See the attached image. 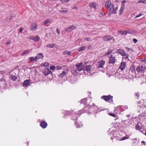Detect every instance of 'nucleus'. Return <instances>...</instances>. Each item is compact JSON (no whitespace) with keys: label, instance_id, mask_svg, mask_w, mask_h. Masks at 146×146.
<instances>
[{"label":"nucleus","instance_id":"29","mask_svg":"<svg viewBox=\"0 0 146 146\" xmlns=\"http://www.w3.org/2000/svg\"><path fill=\"white\" fill-rule=\"evenodd\" d=\"M30 52V51H29V50H26L24 51L21 54V55L22 56H24L25 54H27L28 53H29Z\"/></svg>","mask_w":146,"mask_h":146},{"label":"nucleus","instance_id":"52","mask_svg":"<svg viewBox=\"0 0 146 146\" xmlns=\"http://www.w3.org/2000/svg\"><path fill=\"white\" fill-rule=\"evenodd\" d=\"M84 40H87V41H89L90 39L89 38H84Z\"/></svg>","mask_w":146,"mask_h":146},{"label":"nucleus","instance_id":"15","mask_svg":"<svg viewBox=\"0 0 146 146\" xmlns=\"http://www.w3.org/2000/svg\"><path fill=\"white\" fill-rule=\"evenodd\" d=\"M117 51L119 54H121L122 56L125 54V51L120 48L117 49Z\"/></svg>","mask_w":146,"mask_h":146},{"label":"nucleus","instance_id":"45","mask_svg":"<svg viewBox=\"0 0 146 146\" xmlns=\"http://www.w3.org/2000/svg\"><path fill=\"white\" fill-rule=\"evenodd\" d=\"M143 15V14L142 13H140L139 15H138L136 16V17H135V18H138V17H139L141 16V15Z\"/></svg>","mask_w":146,"mask_h":146},{"label":"nucleus","instance_id":"48","mask_svg":"<svg viewBox=\"0 0 146 146\" xmlns=\"http://www.w3.org/2000/svg\"><path fill=\"white\" fill-rule=\"evenodd\" d=\"M23 31V28H21L19 29V32L22 33V31Z\"/></svg>","mask_w":146,"mask_h":146},{"label":"nucleus","instance_id":"57","mask_svg":"<svg viewBox=\"0 0 146 146\" xmlns=\"http://www.w3.org/2000/svg\"><path fill=\"white\" fill-rule=\"evenodd\" d=\"M111 12H109V13H108V15H111Z\"/></svg>","mask_w":146,"mask_h":146},{"label":"nucleus","instance_id":"49","mask_svg":"<svg viewBox=\"0 0 146 146\" xmlns=\"http://www.w3.org/2000/svg\"><path fill=\"white\" fill-rule=\"evenodd\" d=\"M141 143L144 145H146V142H145L144 141H142Z\"/></svg>","mask_w":146,"mask_h":146},{"label":"nucleus","instance_id":"37","mask_svg":"<svg viewBox=\"0 0 146 146\" xmlns=\"http://www.w3.org/2000/svg\"><path fill=\"white\" fill-rule=\"evenodd\" d=\"M43 66L46 67H48L49 66V64L48 62H45L43 64Z\"/></svg>","mask_w":146,"mask_h":146},{"label":"nucleus","instance_id":"23","mask_svg":"<svg viewBox=\"0 0 146 146\" xmlns=\"http://www.w3.org/2000/svg\"><path fill=\"white\" fill-rule=\"evenodd\" d=\"M113 50L111 49H109L107 53H106L105 54L103 55V56H106L110 54L113 51Z\"/></svg>","mask_w":146,"mask_h":146},{"label":"nucleus","instance_id":"35","mask_svg":"<svg viewBox=\"0 0 146 146\" xmlns=\"http://www.w3.org/2000/svg\"><path fill=\"white\" fill-rule=\"evenodd\" d=\"M138 3H145L146 4V1L145 0L142 1V0H139L138 1Z\"/></svg>","mask_w":146,"mask_h":146},{"label":"nucleus","instance_id":"2","mask_svg":"<svg viewBox=\"0 0 146 146\" xmlns=\"http://www.w3.org/2000/svg\"><path fill=\"white\" fill-rule=\"evenodd\" d=\"M83 63L81 62L80 63H77L76 65L77 69L73 70L72 71L73 72H76V71L78 70L79 71L82 70L84 69V67L82 65Z\"/></svg>","mask_w":146,"mask_h":146},{"label":"nucleus","instance_id":"10","mask_svg":"<svg viewBox=\"0 0 146 146\" xmlns=\"http://www.w3.org/2000/svg\"><path fill=\"white\" fill-rule=\"evenodd\" d=\"M113 37L110 35H107L104 36L103 38V39L105 41H108L111 40Z\"/></svg>","mask_w":146,"mask_h":146},{"label":"nucleus","instance_id":"47","mask_svg":"<svg viewBox=\"0 0 146 146\" xmlns=\"http://www.w3.org/2000/svg\"><path fill=\"white\" fill-rule=\"evenodd\" d=\"M133 42H134L135 43H136L137 42V39H136V38H135L133 39Z\"/></svg>","mask_w":146,"mask_h":146},{"label":"nucleus","instance_id":"62","mask_svg":"<svg viewBox=\"0 0 146 146\" xmlns=\"http://www.w3.org/2000/svg\"><path fill=\"white\" fill-rule=\"evenodd\" d=\"M118 107H116V108L115 109V110L117 109L118 108Z\"/></svg>","mask_w":146,"mask_h":146},{"label":"nucleus","instance_id":"4","mask_svg":"<svg viewBox=\"0 0 146 146\" xmlns=\"http://www.w3.org/2000/svg\"><path fill=\"white\" fill-rule=\"evenodd\" d=\"M77 27L76 26L73 25L70 26L68 27H66L65 28V31L67 32H71L72 30H74Z\"/></svg>","mask_w":146,"mask_h":146},{"label":"nucleus","instance_id":"60","mask_svg":"<svg viewBox=\"0 0 146 146\" xmlns=\"http://www.w3.org/2000/svg\"><path fill=\"white\" fill-rule=\"evenodd\" d=\"M111 139L112 140V139H113V137H111Z\"/></svg>","mask_w":146,"mask_h":146},{"label":"nucleus","instance_id":"50","mask_svg":"<svg viewBox=\"0 0 146 146\" xmlns=\"http://www.w3.org/2000/svg\"><path fill=\"white\" fill-rule=\"evenodd\" d=\"M60 12H62V13H63V12H67V10H66V11H64V10H63V11H62V10H60Z\"/></svg>","mask_w":146,"mask_h":146},{"label":"nucleus","instance_id":"34","mask_svg":"<svg viewBox=\"0 0 146 146\" xmlns=\"http://www.w3.org/2000/svg\"><path fill=\"white\" fill-rule=\"evenodd\" d=\"M130 70L132 72H135V68L134 66H131L130 68Z\"/></svg>","mask_w":146,"mask_h":146},{"label":"nucleus","instance_id":"38","mask_svg":"<svg viewBox=\"0 0 146 146\" xmlns=\"http://www.w3.org/2000/svg\"><path fill=\"white\" fill-rule=\"evenodd\" d=\"M56 68V67L54 66H52L50 67V69L52 70H54Z\"/></svg>","mask_w":146,"mask_h":146},{"label":"nucleus","instance_id":"8","mask_svg":"<svg viewBox=\"0 0 146 146\" xmlns=\"http://www.w3.org/2000/svg\"><path fill=\"white\" fill-rule=\"evenodd\" d=\"M63 113L64 114V115H74V112L73 110H70V111H64Z\"/></svg>","mask_w":146,"mask_h":146},{"label":"nucleus","instance_id":"54","mask_svg":"<svg viewBox=\"0 0 146 146\" xmlns=\"http://www.w3.org/2000/svg\"><path fill=\"white\" fill-rule=\"evenodd\" d=\"M142 61L143 62H146V59H143L142 60Z\"/></svg>","mask_w":146,"mask_h":146},{"label":"nucleus","instance_id":"41","mask_svg":"<svg viewBox=\"0 0 146 146\" xmlns=\"http://www.w3.org/2000/svg\"><path fill=\"white\" fill-rule=\"evenodd\" d=\"M83 111V110H79L78 111V113H78V115H80L82 113V111Z\"/></svg>","mask_w":146,"mask_h":146},{"label":"nucleus","instance_id":"55","mask_svg":"<svg viewBox=\"0 0 146 146\" xmlns=\"http://www.w3.org/2000/svg\"><path fill=\"white\" fill-rule=\"evenodd\" d=\"M10 43V42H6V44L7 45H8Z\"/></svg>","mask_w":146,"mask_h":146},{"label":"nucleus","instance_id":"12","mask_svg":"<svg viewBox=\"0 0 146 146\" xmlns=\"http://www.w3.org/2000/svg\"><path fill=\"white\" fill-rule=\"evenodd\" d=\"M126 63L125 62H122L119 66V68L122 71H123L126 67Z\"/></svg>","mask_w":146,"mask_h":146},{"label":"nucleus","instance_id":"27","mask_svg":"<svg viewBox=\"0 0 146 146\" xmlns=\"http://www.w3.org/2000/svg\"><path fill=\"white\" fill-rule=\"evenodd\" d=\"M133 141V143H132V145L133 146L136 145V144H138V141L137 140V139H132Z\"/></svg>","mask_w":146,"mask_h":146},{"label":"nucleus","instance_id":"32","mask_svg":"<svg viewBox=\"0 0 146 146\" xmlns=\"http://www.w3.org/2000/svg\"><path fill=\"white\" fill-rule=\"evenodd\" d=\"M30 60L31 61H35V62H37V60L36 59V57L35 58H34L33 57H31L30 58Z\"/></svg>","mask_w":146,"mask_h":146},{"label":"nucleus","instance_id":"58","mask_svg":"<svg viewBox=\"0 0 146 146\" xmlns=\"http://www.w3.org/2000/svg\"><path fill=\"white\" fill-rule=\"evenodd\" d=\"M145 135H146V130L145 131Z\"/></svg>","mask_w":146,"mask_h":146},{"label":"nucleus","instance_id":"14","mask_svg":"<svg viewBox=\"0 0 146 146\" xmlns=\"http://www.w3.org/2000/svg\"><path fill=\"white\" fill-rule=\"evenodd\" d=\"M35 57L37 60L39 59H43L44 56L42 54L40 53L37 54Z\"/></svg>","mask_w":146,"mask_h":146},{"label":"nucleus","instance_id":"33","mask_svg":"<svg viewBox=\"0 0 146 146\" xmlns=\"http://www.w3.org/2000/svg\"><path fill=\"white\" fill-rule=\"evenodd\" d=\"M108 114L110 116H112L114 117H115L116 116V115L112 113H109Z\"/></svg>","mask_w":146,"mask_h":146},{"label":"nucleus","instance_id":"39","mask_svg":"<svg viewBox=\"0 0 146 146\" xmlns=\"http://www.w3.org/2000/svg\"><path fill=\"white\" fill-rule=\"evenodd\" d=\"M123 56H125L124 57L125 59H128L129 55L128 54L125 53Z\"/></svg>","mask_w":146,"mask_h":146},{"label":"nucleus","instance_id":"25","mask_svg":"<svg viewBox=\"0 0 146 146\" xmlns=\"http://www.w3.org/2000/svg\"><path fill=\"white\" fill-rule=\"evenodd\" d=\"M51 19L49 18H48L46 19L44 22V25H46L47 24L51 22Z\"/></svg>","mask_w":146,"mask_h":146},{"label":"nucleus","instance_id":"22","mask_svg":"<svg viewBox=\"0 0 146 146\" xmlns=\"http://www.w3.org/2000/svg\"><path fill=\"white\" fill-rule=\"evenodd\" d=\"M89 6L90 8H94L96 9V4L95 3H92L89 4Z\"/></svg>","mask_w":146,"mask_h":146},{"label":"nucleus","instance_id":"18","mask_svg":"<svg viewBox=\"0 0 146 146\" xmlns=\"http://www.w3.org/2000/svg\"><path fill=\"white\" fill-rule=\"evenodd\" d=\"M30 39L34 40L35 42L38 41L40 40V38L38 36L31 37Z\"/></svg>","mask_w":146,"mask_h":146},{"label":"nucleus","instance_id":"5","mask_svg":"<svg viewBox=\"0 0 146 146\" xmlns=\"http://www.w3.org/2000/svg\"><path fill=\"white\" fill-rule=\"evenodd\" d=\"M125 2L126 1L125 0L122 1L121 2V6L119 13V15H121L123 13L125 9Z\"/></svg>","mask_w":146,"mask_h":146},{"label":"nucleus","instance_id":"11","mask_svg":"<svg viewBox=\"0 0 146 146\" xmlns=\"http://www.w3.org/2000/svg\"><path fill=\"white\" fill-rule=\"evenodd\" d=\"M42 72L45 76H47L50 74H51L52 73L51 71L47 68L44 69L42 71Z\"/></svg>","mask_w":146,"mask_h":146},{"label":"nucleus","instance_id":"6","mask_svg":"<svg viewBox=\"0 0 146 146\" xmlns=\"http://www.w3.org/2000/svg\"><path fill=\"white\" fill-rule=\"evenodd\" d=\"M101 98L104 100L106 101L111 100H112L113 97L109 95L108 96H102Z\"/></svg>","mask_w":146,"mask_h":146},{"label":"nucleus","instance_id":"30","mask_svg":"<svg viewBox=\"0 0 146 146\" xmlns=\"http://www.w3.org/2000/svg\"><path fill=\"white\" fill-rule=\"evenodd\" d=\"M66 74V73L64 71H63L62 73L60 74L59 76L61 78H62Z\"/></svg>","mask_w":146,"mask_h":146},{"label":"nucleus","instance_id":"9","mask_svg":"<svg viewBox=\"0 0 146 146\" xmlns=\"http://www.w3.org/2000/svg\"><path fill=\"white\" fill-rule=\"evenodd\" d=\"M145 68L144 67L141 65H139L136 68V70L137 72H143L144 71Z\"/></svg>","mask_w":146,"mask_h":146},{"label":"nucleus","instance_id":"21","mask_svg":"<svg viewBox=\"0 0 146 146\" xmlns=\"http://www.w3.org/2000/svg\"><path fill=\"white\" fill-rule=\"evenodd\" d=\"M46 46L48 48H53L54 46H55L57 49L58 48V47L57 45L55 46V44L54 43L48 44L46 45Z\"/></svg>","mask_w":146,"mask_h":146},{"label":"nucleus","instance_id":"53","mask_svg":"<svg viewBox=\"0 0 146 146\" xmlns=\"http://www.w3.org/2000/svg\"><path fill=\"white\" fill-rule=\"evenodd\" d=\"M92 48V46L90 45H88V49H89Z\"/></svg>","mask_w":146,"mask_h":146},{"label":"nucleus","instance_id":"17","mask_svg":"<svg viewBox=\"0 0 146 146\" xmlns=\"http://www.w3.org/2000/svg\"><path fill=\"white\" fill-rule=\"evenodd\" d=\"M92 70L91 65H87L86 67V70L89 73H90Z\"/></svg>","mask_w":146,"mask_h":146},{"label":"nucleus","instance_id":"63","mask_svg":"<svg viewBox=\"0 0 146 146\" xmlns=\"http://www.w3.org/2000/svg\"><path fill=\"white\" fill-rule=\"evenodd\" d=\"M102 17H103V15L102 14Z\"/></svg>","mask_w":146,"mask_h":146},{"label":"nucleus","instance_id":"40","mask_svg":"<svg viewBox=\"0 0 146 146\" xmlns=\"http://www.w3.org/2000/svg\"><path fill=\"white\" fill-rule=\"evenodd\" d=\"M118 32L123 35H124L125 33V32L124 31H122L121 30L119 31Z\"/></svg>","mask_w":146,"mask_h":146},{"label":"nucleus","instance_id":"7","mask_svg":"<svg viewBox=\"0 0 146 146\" xmlns=\"http://www.w3.org/2000/svg\"><path fill=\"white\" fill-rule=\"evenodd\" d=\"M30 30L32 31H35L37 29V25L36 23L34 22L32 23L30 27Z\"/></svg>","mask_w":146,"mask_h":146},{"label":"nucleus","instance_id":"59","mask_svg":"<svg viewBox=\"0 0 146 146\" xmlns=\"http://www.w3.org/2000/svg\"><path fill=\"white\" fill-rule=\"evenodd\" d=\"M74 9H77V8L76 7H74Z\"/></svg>","mask_w":146,"mask_h":146},{"label":"nucleus","instance_id":"16","mask_svg":"<svg viewBox=\"0 0 146 146\" xmlns=\"http://www.w3.org/2000/svg\"><path fill=\"white\" fill-rule=\"evenodd\" d=\"M111 1H107L105 5V7L107 9H108L112 5Z\"/></svg>","mask_w":146,"mask_h":146},{"label":"nucleus","instance_id":"51","mask_svg":"<svg viewBox=\"0 0 146 146\" xmlns=\"http://www.w3.org/2000/svg\"><path fill=\"white\" fill-rule=\"evenodd\" d=\"M56 31H57V32L58 33V34H60V31L58 29V28H57V29H56Z\"/></svg>","mask_w":146,"mask_h":146},{"label":"nucleus","instance_id":"1","mask_svg":"<svg viewBox=\"0 0 146 146\" xmlns=\"http://www.w3.org/2000/svg\"><path fill=\"white\" fill-rule=\"evenodd\" d=\"M115 55L111 54L109 57L108 63L109 64H114L117 61Z\"/></svg>","mask_w":146,"mask_h":146},{"label":"nucleus","instance_id":"26","mask_svg":"<svg viewBox=\"0 0 146 146\" xmlns=\"http://www.w3.org/2000/svg\"><path fill=\"white\" fill-rule=\"evenodd\" d=\"M86 46H82L81 47H80L79 49L78 50V51L79 52H80L82 51H83L86 49Z\"/></svg>","mask_w":146,"mask_h":146},{"label":"nucleus","instance_id":"24","mask_svg":"<svg viewBox=\"0 0 146 146\" xmlns=\"http://www.w3.org/2000/svg\"><path fill=\"white\" fill-rule=\"evenodd\" d=\"M29 82L28 80H26L24 81L23 83L24 86H28Z\"/></svg>","mask_w":146,"mask_h":146},{"label":"nucleus","instance_id":"46","mask_svg":"<svg viewBox=\"0 0 146 146\" xmlns=\"http://www.w3.org/2000/svg\"><path fill=\"white\" fill-rule=\"evenodd\" d=\"M62 68V67L60 66H57V70H60Z\"/></svg>","mask_w":146,"mask_h":146},{"label":"nucleus","instance_id":"61","mask_svg":"<svg viewBox=\"0 0 146 146\" xmlns=\"http://www.w3.org/2000/svg\"><path fill=\"white\" fill-rule=\"evenodd\" d=\"M125 108L126 109H127V108H128V107H127V106H126Z\"/></svg>","mask_w":146,"mask_h":146},{"label":"nucleus","instance_id":"31","mask_svg":"<svg viewBox=\"0 0 146 146\" xmlns=\"http://www.w3.org/2000/svg\"><path fill=\"white\" fill-rule=\"evenodd\" d=\"M129 138V136L128 135H126L125 136L122 138H121V139L120 140V141H123L125 140L126 139H128Z\"/></svg>","mask_w":146,"mask_h":146},{"label":"nucleus","instance_id":"43","mask_svg":"<svg viewBox=\"0 0 146 146\" xmlns=\"http://www.w3.org/2000/svg\"><path fill=\"white\" fill-rule=\"evenodd\" d=\"M71 52L70 51H67V55L69 56H71Z\"/></svg>","mask_w":146,"mask_h":146},{"label":"nucleus","instance_id":"28","mask_svg":"<svg viewBox=\"0 0 146 146\" xmlns=\"http://www.w3.org/2000/svg\"><path fill=\"white\" fill-rule=\"evenodd\" d=\"M11 79L14 81H16L17 79V77L13 75H11Z\"/></svg>","mask_w":146,"mask_h":146},{"label":"nucleus","instance_id":"19","mask_svg":"<svg viewBox=\"0 0 146 146\" xmlns=\"http://www.w3.org/2000/svg\"><path fill=\"white\" fill-rule=\"evenodd\" d=\"M47 125V123L44 121H42L40 123V126L43 128H46Z\"/></svg>","mask_w":146,"mask_h":146},{"label":"nucleus","instance_id":"56","mask_svg":"<svg viewBox=\"0 0 146 146\" xmlns=\"http://www.w3.org/2000/svg\"><path fill=\"white\" fill-rule=\"evenodd\" d=\"M130 116V115H127V117L128 118H129Z\"/></svg>","mask_w":146,"mask_h":146},{"label":"nucleus","instance_id":"44","mask_svg":"<svg viewBox=\"0 0 146 146\" xmlns=\"http://www.w3.org/2000/svg\"><path fill=\"white\" fill-rule=\"evenodd\" d=\"M60 1L62 3H66V0H60Z\"/></svg>","mask_w":146,"mask_h":146},{"label":"nucleus","instance_id":"20","mask_svg":"<svg viewBox=\"0 0 146 146\" xmlns=\"http://www.w3.org/2000/svg\"><path fill=\"white\" fill-rule=\"evenodd\" d=\"M135 129L136 130H141L142 129L141 123H137L135 125Z\"/></svg>","mask_w":146,"mask_h":146},{"label":"nucleus","instance_id":"64","mask_svg":"<svg viewBox=\"0 0 146 146\" xmlns=\"http://www.w3.org/2000/svg\"><path fill=\"white\" fill-rule=\"evenodd\" d=\"M67 61H68V60H67Z\"/></svg>","mask_w":146,"mask_h":146},{"label":"nucleus","instance_id":"36","mask_svg":"<svg viewBox=\"0 0 146 146\" xmlns=\"http://www.w3.org/2000/svg\"><path fill=\"white\" fill-rule=\"evenodd\" d=\"M126 49H127V51L129 52H133V50L132 49L130 48H126Z\"/></svg>","mask_w":146,"mask_h":146},{"label":"nucleus","instance_id":"42","mask_svg":"<svg viewBox=\"0 0 146 146\" xmlns=\"http://www.w3.org/2000/svg\"><path fill=\"white\" fill-rule=\"evenodd\" d=\"M67 51L68 50H65L64 51L63 53H62V54L63 55H65L66 54H67Z\"/></svg>","mask_w":146,"mask_h":146},{"label":"nucleus","instance_id":"13","mask_svg":"<svg viewBox=\"0 0 146 146\" xmlns=\"http://www.w3.org/2000/svg\"><path fill=\"white\" fill-rule=\"evenodd\" d=\"M105 63V61L104 60H101L98 62V66L99 68H103L104 65Z\"/></svg>","mask_w":146,"mask_h":146},{"label":"nucleus","instance_id":"3","mask_svg":"<svg viewBox=\"0 0 146 146\" xmlns=\"http://www.w3.org/2000/svg\"><path fill=\"white\" fill-rule=\"evenodd\" d=\"M118 8V7L117 6H116L115 7L114 5L112 4L111 6L110 7V11L111 12V13L116 14L117 13V10Z\"/></svg>","mask_w":146,"mask_h":146}]
</instances>
